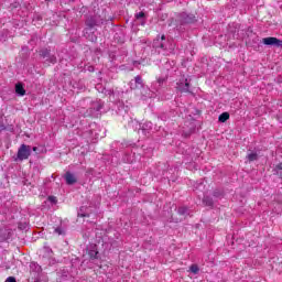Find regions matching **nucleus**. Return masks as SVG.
Masks as SVG:
<instances>
[{"instance_id": "nucleus-1", "label": "nucleus", "mask_w": 282, "mask_h": 282, "mask_svg": "<svg viewBox=\"0 0 282 282\" xmlns=\"http://www.w3.org/2000/svg\"><path fill=\"white\" fill-rule=\"evenodd\" d=\"M175 50V45H173L169 40H166V35H164V40L161 42L159 50L156 51L158 54H162L163 56H170L173 54Z\"/></svg>"}, {"instance_id": "nucleus-2", "label": "nucleus", "mask_w": 282, "mask_h": 282, "mask_svg": "<svg viewBox=\"0 0 282 282\" xmlns=\"http://www.w3.org/2000/svg\"><path fill=\"white\" fill-rule=\"evenodd\" d=\"M40 58H44V65H56L57 58L56 55H52L50 48H42L39 52Z\"/></svg>"}, {"instance_id": "nucleus-3", "label": "nucleus", "mask_w": 282, "mask_h": 282, "mask_svg": "<svg viewBox=\"0 0 282 282\" xmlns=\"http://www.w3.org/2000/svg\"><path fill=\"white\" fill-rule=\"evenodd\" d=\"M17 155L20 162H23V160H29L30 155H32V147L28 144H21Z\"/></svg>"}, {"instance_id": "nucleus-4", "label": "nucleus", "mask_w": 282, "mask_h": 282, "mask_svg": "<svg viewBox=\"0 0 282 282\" xmlns=\"http://www.w3.org/2000/svg\"><path fill=\"white\" fill-rule=\"evenodd\" d=\"M195 15L183 12L178 15V23L181 25H188L191 23H195Z\"/></svg>"}, {"instance_id": "nucleus-5", "label": "nucleus", "mask_w": 282, "mask_h": 282, "mask_svg": "<svg viewBox=\"0 0 282 282\" xmlns=\"http://www.w3.org/2000/svg\"><path fill=\"white\" fill-rule=\"evenodd\" d=\"M169 80V75H161L156 78V80L152 84V89L155 91H160L162 87H164V83Z\"/></svg>"}, {"instance_id": "nucleus-6", "label": "nucleus", "mask_w": 282, "mask_h": 282, "mask_svg": "<svg viewBox=\"0 0 282 282\" xmlns=\"http://www.w3.org/2000/svg\"><path fill=\"white\" fill-rule=\"evenodd\" d=\"M176 89L177 91H181V94H193V91H191V83L188 79H185V83H176Z\"/></svg>"}, {"instance_id": "nucleus-7", "label": "nucleus", "mask_w": 282, "mask_h": 282, "mask_svg": "<svg viewBox=\"0 0 282 282\" xmlns=\"http://www.w3.org/2000/svg\"><path fill=\"white\" fill-rule=\"evenodd\" d=\"M264 45H273L274 47H282V41L276 37H264L262 39Z\"/></svg>"}, {"instance_id": "nucleus-8", "label": "nucleus", "mask_w": 282, "mask_h": 282, "mask_svg": "<svg viewBox=\"0 0 282 282\" xmlns=\"http://www.w3.org/2000/svg\"><path fill=\"white\" fill-rule=\"evenodd\" d=\"M144 87V82L142 80V76L138 75L134 77V80L130 82L131 89H142Z\"/></svg>"}, {"instance_id": "nucleus-9", "label": "nucleus", "mask_w": 282, "mask_h": 282, "mask_svg": "<svg viewBox=\"0 0 282 282\" xmlns=\"http://www.w3.org/2000/svg\"><path fill=\"white\" fill-rule=\"evenodd\" d=\"M64 178L66 181V184H68V186H72L76 184V182H78V178H76V175H74L72 172H66Z\"/></svg>"}, {"instance_id": "nucleus-10", "label": "nucleus", "mask_w": 282, "mask_h": 282, "mask_svg": "<svg viewBox=\"0 0 282 282\" xmlns=\"http://www.w3.org/2000/svg\"><path fill=\"white\" fill-rule=\"evenodd\" d=\"M164 36L165 35H158L156 39L153 41L152 43V47L155 50V52H158V50H160V45L162 44V41H164Z\"/></svg>"}, {"instance_id": "nucleus-11", "label": "nucleus", "mask_w": 282, "mask_h": 282, "mask_svg": "<svg viewBox=\"0 0 282 282\" xmlns=\"http://www.w3.org/2000/svg\"><path fill=\"white\" fill-rule=\"evenodd\" d=\"M87 28H96L98 25V21H96V18H89L86 20Z\"/></svg>"}, {"instance_id": "nucleus-12", "label": "nucleus", "mask_w": 282, "mask_h": 282, "mask_svg": "<svg viewBox=\"0 0 282 282\" xmlns=\"http://www.w3.org/2000/svg\"><path fill=\"white\" fill-rule=\"evenodd\" d=\"M15 93L18 94V96H23L25 94V88H23L22 84L15 85Z\"/></svg>"}, {"instance_id": "nucleus-13", "label": "nucleus", "mask_w": 282, "mask_h": 282, "mask_svg": "<svg viewBox=\"0 0 282 282\" xmlns=\"http://www.w3.org/2000/svg\"><path fill=\"white\" fill-rule=\"evenodd\" d=\"M177 213H178V215H182L183 217H186L187 215H189L188 207H186V206L178 207Z\"/></svg>"}, {"instance_id": "nucleus-14", "label": "nucleus", "mask_w": 282, "mask_h": 282, "mask_svg": "<svg viewBox=\"0 0 282 282\" xmlns=\"http://www.w3.org/2000/svg\"><path fill=\"white\" fill-rule=\"evenodd\" d=\"M219 122H227V120H230V113L228 112H223L219 117H218Z\"/></svg>"}, {"instance_id": "nucleus-15", "label": "nucleus", "mask_w": 282, "mask_h": 282, "mask_svg": "<svg viewBox=\"0 0 282 282\" xmlns=\"http://www.w3.org/2000/svg\"><path fill=\"white\" fill-rule=\"evenodd\" d=\"M142 131H151L153 129V123L151 121H147L141 127Z\"/></svg>"}, {"instance_id": "nucleus-16", "label": "nucleus", "mask_w": 282, "mask_h": 282, "mask_svg": "<svg viewBox=\"0 0 282 282\" xmlns=\"http://www.w3.org/2000/svg\"><path fill=\"white\" fill-rule=\"evenodd\" d=\"M273 171L275 175H279L280 180H282V163L275 165Z\"/></svg>"}, {"instance_id": "nucleus-17", "label": "nucleus", "mask_w": 282, "mask_h": 282, "mask_svg": "<svg viewBox=\"0 0 282 282\" xmlns=\"http://www.w3.org/2000/svg\"><path fill=\"white\" fill-rule=\"evenodd\" d=\"M203 204H205V206L213 207V198L210 196H204Z\"/></svg>"}, {"instance_id": "nucleus-18", "label": "nucleus", "mask_w": 282, "mask_h": 282, "mask_svg": "<svg viewBox=\"0 0 282 282\" xmlns=\"http://www.w3.org/2000/svg\"><path fill=\"white\" fill-rule=\"evenodd\" d=\"M248 160L249 162H254L257 160H259V154H257V152H251L250 154H248Z\"/></svg>"}, {"instance_id": "nucleus-19", "label": "nucleus", "mask_w": 282, "mask_h": 282, "mask_svg": "<svg viewBox=\"0 0 282 282\" xmlns=\"http://www.w3.org/2000/svg\"><path fill=\"white\" fill-rule=\"evenodd\" d=\"M189 272H192V274H199V267L197 264H192L189 267Z\"/></svg>"}, {"instance_id": "nucleus-20", "label": "nucleus", "mask_w": 282, "mask_h": 282, "mask_svg": "<svg viewBox=\"0 0 282 282\" xmlns=\"http://www.w3.org/2000/svg\"><path fill=\"white\" fill-rule=\"evenodd\" d=\"M90 259H98V250L93 249L88 252Z\"/></svg>"}, {"instance_id": "nucleus-21", "label": "nucleus", "mask_w": 282, "mask_h": 282, "mask_svg": "<svg viewBox=\"0 0 282 282\" xmlns=\"http://www.w3.org/2000/svg\"><path fill=\"white\" fill-rule=\"evenodd\" d=\"M135 19H144V12L135 13Z\"/></svg>"}, {"instance_id": "nucleus-22", "label": "nucleus", "mask_w": 282, "mask_h": 282, "mask_svg": "<svg viewBox=\"0 0 282 282\" xmlns=\"http://www.w3.org/2000/svg\"><path fill=\"white\" fill-rule=\"evenodd\" d=\"M4 282H17V278L14 276H9Z\"/></svg>"}, {"instance_id": "nucleus-23", "label": "nucleus", "mask_w": 282, "mask_h": 282, "mask_svg": "<svg viewBox=\"0 0 282 282\" xmlns=\"http://www.w3.org/2000/svg\"><path fill=\"white\" fill-rule=\"evenodd\" d=\"M55 232H56L57 235H63V230H62L59 227H57V228L55 229Z\"/></svg>"}, {"instance_id": "nucleus-24", "label": "nucleus", "mask_w": 282, "mask_h": 282, "mask_svg": "<svg viewBox=\"0 0 282 282\" xmlns=\"http://www.w3.org/2000/svg\"><path fill=\"white\" fill-rule=\"evenodd\" d=\"M78 217H89V214L78 213Z\"/></svg>"}, {"instance_id": "nucleus-25", "label": "nucleus", "mask_w": 282, "mask_h": 282, "mask_svg": "<svg viewBox=\"0 0 282 282\" xmlns=\"http://www.w3.org/2000/svg\"><path fill=\"white\" fill-rule=\"evenodd\" d=\"M219 192H214V197H219Z\"/></svg>"}, {"instance_id": "nucleus-26", "label": "nucleus", "mask_w": 282, "mask_h": 282, "mask_svg": "<svg viewBox=\"0 0 282 282\" xmlns=\"http://www.w3.org/2000/svg\"><path fill=\"white\" fill-rule=\"evenodd\" d=\"M32 151H39V148L33 147V148H32Z\"/></svg>"}, {"instance_id": "nucleus-27", "label": "nucleus", "mask_w": 282, "mask_h": 282, "mask_svg": "<svg viewBox=\"0 0 282 282\" xmlns=\"http://www.w3.org/2000/svg\"><path fill=\"white\" fill-rule=\"evenodd\" d=\"M37 269H41V267L36 265Z\"/></svg>"}, {"instance_id": "nucleus-28", "label": "nucleus", "mask_w": 282, "mask_h": 282, "mask_svg": "<svg viewBox=\"0 0 282 282\" xmlns=\"http://www.w3.org/2000/svg\"><path fill=\"white\" fill-rule=\"evenodd\" d=\"M45 1H50V0H45Z\"/></svg>"}]
</instances>
